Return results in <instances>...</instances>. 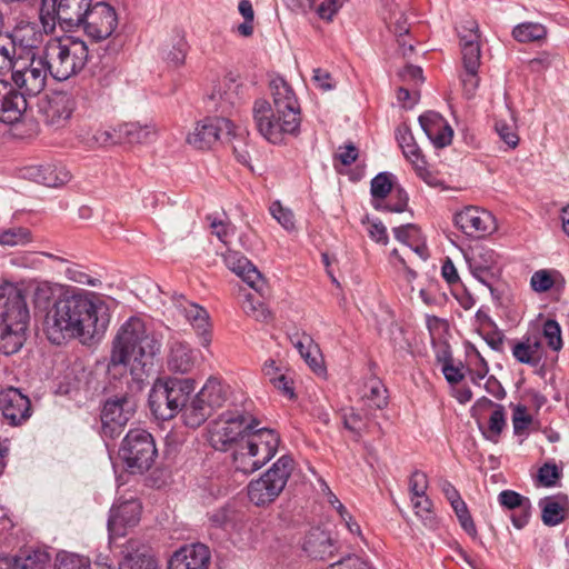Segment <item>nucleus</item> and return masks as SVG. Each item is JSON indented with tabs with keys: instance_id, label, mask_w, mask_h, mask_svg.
I'll return each mask as SVG.
<instances>
[{
	"instance_id": "59",
	"label": "nucleus",
	"mask_w": 569,
	"mask_h": 569,
	"mask_svg": "<svg viewBox=\"0 0 569 569\" xmlns=\"http://www.w3.org/2000/svg\"><path fill=\"white\" fill-rule=\"evenodd\" d=\"M479 76L478 69L465 70L461 74V83L463 88V92L467 98H471L475 96L476 90L479 87Z\"/></svg>"
},
{
	"instance_id": "52",
	"label": "nucleus",
	"mask_w": 569,
	"mask_h": 569,
	"mask_svg": "<svg viewBox=\"0 0 569 569\" xmlns=\"http://www.w3.org/2000/svg\"><path fill=\"white\" fill-rule=\"evenodd\" d=\"M543 337L552 350L559 351L562 348L561 329L556 320L549 319L545 322Z\"/></svg>"
},
{
	"instance_id": "60",
	"label": "nucleus",
	"mask_w": 569,
	"mask_h": 569,
	"mask_svg": "<svg viewBox=\"0 0 569 569\" xmlns=\"http://www.w3.org/2000/svg\"><path fill=\"white\" fill-rule=\"evenodd\" d=\"M66 276L69 280L80 284L97 287L100 283L99 279L92 278L90 274L86 273L77 267L68 268L66 270Z\"/></svg>"
},
{
	"instance_id": "53",
	"label": "nucleus",
	"mask_w": 569,
	"mask_h": 569,
	"mask_svg": "<svg viewBox=\"0 0 569 569\" xmlns=\"http://www.w3.org/2000/svg\"><path fill=\"white\" fill-rule=\"evenodd\" d=\"M412 164L417 176L422 179L429 186H437L439 183V179L437 176L429 169L427 161L425 160L422 154L413 157L409 159Z\"/></svg>"
},
{
	"instance_id": "46",
	"label": "nucleus",
	"mask_w": 569,
	"mask_h": 569,
	"mask_svg": "<svg viewBox=\"0 0 569 569\" xmlns=\"http://www.w3.org/2000/svg\"><path fill=\"white\" fill-rule=\"evenodd\" d=\"M242 309L249 317H252L257 321H268L271 318L270 310L263 302L257 299L252 295H247L242 302Z\"/></svg>"
},
{
	"instance_id": "41",
	"label": "nucleus",
	"mask_w": 569,
	"mask_h": 569,
	"mask_svg": "<svg viewBox=\"0 0 569 569\" xmlns=\"http://www.w3.org/2000/svg\"><path fill=\"white\" fill-rule=\"evenodd\" d=\"M362 399L370 408L383 409L388 405L387 389L379 379L371 378L365 386Z\"/></svg>"
},
{
	"instance_id": "62",
	"label": "nucleus",
	"mask_w": 569,
	"mask_h": 569,
	"mask_svg": "<svg viewBox=\"0 0 569 569\" xmlns=\"http://www.w3.org/2000/svg\"><path fill=\"white\" fill-rule=\"evenodd\" d=\"M210 220V228L220 241L228 242L229 237L233 233V227L223 220L217 218H208Z\"/></svg>"
},
{
	"instance_id": "45",
	"label": "nucleus",
	"mask_w": 569,
	"mask_h": 569,
	"mask_svg": "<svg viewBox=\"0 0 569 569\" xmlns=\"http://www.w3.org/2000/svg\"><path fill=\"white\" fill-rule=\"evenodd\" d=\"M119 569H158V563L152 556L136 551L123 557Z\"/></svg>"
},
{
	"instance_id": "8",
	"label": "nucleus",
	"mask_w": 569,
	"mask_h": 569,
	"mask_svg": "<svg viewBox=\"0 0 569 569\" xmlns=\"http://www.w3.org/2000/svg\"><path fill=\"white\" fill-rule=\"evenodd\" d=\"M93 0H41L40 20L46 31H53L57 23L63 29L80 28Z\"/></svg>"
},
{
	"instance_id": "23",
	"label": "nucleus",
	"mask_w": 569,
	"mask_h": 569,
	"mask_svg": "<svg viewBox=\"0 0 569 569\" xmlns=\"http://www.w3.org/2000/svg\"><path fill=\"white\" fill-rule=\"evenodd\" d=\"M23 177L37 183L56 188L67 183L71 179V173L62 164L46 163L27 167Z\"/></svg>"
},
{
	"instance_id": "25",
	"label": "nucleus",
	"mask_w": 569,
	"mask_h": 569,
	"mask_svg": "<svg viewBox=\"0 0 569 569\" xmlns=\"http://www.w3.org/2000/svg\"><path fill=\"white\" fill-rule=\"evenodd\" d=\"M227 267L257 291L262 289V279L258 269L241 253L228 251L223 256Z\"/></svg>"
},
{
	"instance_id": "29",
	"label": "nucleus",
	"mask_w": 569,
	"mask_h": 569,
	"mask_svg": "<svg viewBox=\"0 0 569 569\" xmlns=\"http://www.w3.org/2000/svg\"><path fill=\"white\" fill-rule=\"evenodd\" d=\"M302 549L309 557L322 560L333 555L335 545L329 532L313 528L306 535Z\"/></svg>"
},
{
	"instance_id": "40",
	"label": "nucleus",
	"mask_w": 569,
	"mask_h": 569,
	"mask_svg": "<svg viewBox=\"0 0 569 569\" xmlns=\"http://www.w3.org/2000/svg\"><path fill=\"white\" fill-rule=\"evenodd\" d=\"M391 174L388 172L378 173L372 180L370 186L371 203L377 210L383 208V201L389 193H393Z\"/></svg>"
},
{
	"instance_id": "57",
	"label": "nucleus",
	"mask_w": 569,
	"mask_h": 569,
	"mask_svg": "<svg viewBox=\"0 0 569 569\" xmlns=\"http://www.w3.org/2000/svg\"><path fill=\"white\" fill-rule=\"evenodd\" d=\"M409 489L411 497H421L428 489V477L425 472L416 470L409 479Z\"/></svg>"
},
{
	"instance_id": "44",
	"label": "nucleus",
	"mask_w": 569,
	"mask_h": 569,
	"mask_svg": "<svg viewBox=\"0 0 569 569\" xmlns=\"http://www.w3.org/2000/svg\"><path fill=\"white\" fill-rule=\"evenodd\" d=\"M463 70L479 69L481 59V49L476 36L471 34L465 42L460 43Z\"/></svg>"
},
{
	"instance_id": "50",
	"label": "nucleus",
	"mask_w": 569,
	"mask_h": 569,
	"mask_svg": "<svg viewBox=\"0 0 569 569\" xmlns=\"http://www.w3.org/2000/svg\"><path fill=\"white\" fill-rule=\"evenodd\" d=\"M460 526L463 528V530L470 535L471 537H475L477 535V528L472 520V517L468 510V507L466 502L461 499L455 505L451 506Z\"/></svg>"
},
{
	"instance_id": "56",
	"label": "nucleus",
	"mask_w": 569,
	"mask_h": 569,
	"mask_svg": "<svg viewBox=\"0 0 569 569\" xmlns=\"http://www.w3.org/2000/svg\"><path fill=\"white\" fill-rule=\"evenodd\" d=\"M555 59V53L541 51L535 58L530 59L527 64L531 72L541 73L552 66Z\"/></svg>"
},
{
	"instance_id": "36",
	"label": "nucleus",
	"mask_w": 569,
	"mask_h": 569,
	"mask_svg": "<svg viewBox=\"0 0 569 569\" xmlns=\"http://www.w3.org/2000/svg\"><path fill=\"white\" fill-rule=\"evenodd\" d=\"M168 383V392L176 413L180 412L194 391V382L191 379H164Z\"/></svg>"
},
{
	"instance_id": "11",
	"label": "nucleus",
	"mask_w": 569,
	"mask_h": 569,
	"mask_svg": "<svg viewBox=\"0 0 569 569\" xmlns=\"http://www.w3.org/2000/svg\"><path fill=\"white\" fill-rule=\"evenodd\" d=\"M119 26V14L113 6L96 1L91 6L80 28L94 42L110 39Z\"/></svg>"
},
{
	"instance_id": "4",
	"label": "nucleus",
	"mask_w": 569,
	"mask_h": 569,
	"mask_svg": "<svg viewBox=\"0 0 569 569\" xmlns=\"http://www.w3.org/2000/svg\"><path fill=\"white\" fill-rule=\"evenodd\" d=\"M273 104L259 99L252 108L260 134L272 143L282 141L284 133H296L300 127V107L292 88L283 78L270 81Z\"/></svg>"
},
{
	"instance_id": "61",
	"label": "nucleus",
	"mask_w": 569,
	"mask_h": 569,
	"mask_svg": "<svg viewBox=\"0 0 569 569\" xmlns=\"http://www.w3.org/2000/svg\"><path fill=\"white\" fill-rule=\"evenodd\" d=\"M302 358L316 373L325 372L323 361H322V357L320 353V349L316 343L313 346H311V348L306 351V353L302 356Z\"/></svg>"
},
{
	"instance_id": "2",
	"label": "nucleus",
	"mask_w": 569,
	"mask_h": 569,
	"mask_svg": "<svg viewBox=\"0 0 569 569\" xmlns=\"http://www.w3.org/2000/svg\"><path fill=\"white\" fill-rule=\"evenodd\" d=\"M104 310L106 303L96 292L68 288L46 316V335L54 345L72 339L88 343L106 332L109 319Z\"/></svg>"
},
{
	"instance_id": "32",
	"label": "nucleus",
	"mask_w": 569,
	"mask_h": 569,
	"mask_svg": "<svg viewBox=\"0 0 569 569\" xmlns=\"http://www.w3.org/2000/svg\"><path fill=\"white\" fill-rule=\"evenodd\" d=\"M49 561L48 552L31 550L17 557H0V569H43Z\"/></svg>"
},
{
	"instance_id": "19",
	"label": "nucleus",
	"mask_w": 569,
	"mask_h": 569,
	"mask_svg": "<svg viewBox=\"0 0 569 569\" xmlns=\"http://www.w3.org/2000/svg\"><path fill=\"white\" fill-rule=\"evenodd\" d=\"M0 411L11 426H19L31 416L30 400L19 389L7 388L0 392Z\"/></svg>"
},
{
	"instance_id": "28",
	"label": "nucleus",
	"mask_w": 569,
	"mask_h": 569,
	"mask_svg": "<svg viewBox=\"0 0 569 569\" xmlns=\"http://www.w3.org/2000/svg\"><path fill=\"white\" fill-rule=\"evenodd\" d=\"M511 352L518 362L536 367L543 356L541 339L537 335L525 336L512 343Z\"/></svg>"
},
{
	"instance_id": "39",
	"label": "nucleus",
	"mask_w": 569,
	"mask_h": 569,
	"mask_svg": "<svg viewBox=\"0 0 569 569\" xmlns=\"http://www.w3.org/2000/svg\"><path fill=\"white\" fill-rule=\"evenodd\" d=\"M512 38L520 43L542 41L548 36V29L539 22H522L513 27Z\"/></svg>"
},
{
	"instance_id": "27",
	"label": "nucleus",
	"mask_w": 569,
	"mask_h": 569,
	"mask_svg": "<svg viewBox=\"0 0 569 569\" xmlns=\"http://www.w3.org/2000/svg\"><path fill=\"white\" fill-rule=\"evenodd\" d=\"M196 363L194 350L184 341L172 340L169 342L167 365L170 371L188 373Z\"/></svg>"
},
{
	"instance_id": "34",
	"label": "nucleus",
	"mask_w": 569,
	"mask_h": 569,
	"mask_svg": "<svg viewBox=\"0 0 569 569\" xmlns=\"http://www.w3.org/2000/svg\"><path fill=\"white\" fill-rule=\"evenodd\" d=\"M229 395V387L216 378H210L197 393L203 403L212 412L223 406Z\"/></svg>"
},
{
	"instance_id": "58",
	"label": "nucleus",
	"mask_w": 569,
	"mask_h": 569,
	"mask_svg": "<svg viewBox=\"0 0 569 569\" xmlns=\"http://www.w3.org/2000/svg\"><path fill=\"white\" fill-rule=\"evenodd\" d=\"M560 478V471L555 463L547 462L538 471V479L545 487H552Z\"/></svg>"
},
{
	"instance_id": "13",
	"label": "nucleus",
	"mask_w": 569,
	"mask_h": 569,
	"mask_svg": "<svg viewBox=\"0 0 569 569\" xmlns=\"http://www.w3.org/2000/svg\"><path fill=\"white\" fill-rule=\"evenodd\" d=\"M463 257L471 274L493 292L492 281L500 273L497 252L486 246L477 244L465 250Z\"/></svg>"
},
{
	"instance_id": "16",
	"label": "nucleus",
	"mask_w": 569,
	"mask_h": 569,
	"mask_svg": "<svg viewBox=\"0 0 569 569\" xmlns=\"http://www.w3.org/2000/svg\"><path fill=\"white\" fill-rule=\"evenodd\" d=\"M38 41L33 27L27 24L17 28L6 41L0 39V74L12 72L17 67L16 44L33 48Z\"/></svg>"
},
{
	"instance_id": "43",
	"label": "nucleus",
	"mask_w": 569,
	"mask_h": 569,
	"mask_svg": "<svg viewBox=\"0 0 569 569\" xmlns=\"http://www.w3.org/2000/svg\"><path fill=\"white\" fill-rule=\"evenodd\" d=\"M511 123L506 120L499 119L495 123V130L500 140L507 146L508 149H516L519 144L520 138L517 132V114L509 108Z\"/></svg>"
},
{
	"instance_id": "3",
	"label": "nucleus",
	"mask_w": 569,
	"mask_h": 569,
	"mask_svg": "<svg viewBox=\"0 0 569 569\" xmlns=\"http://www.w3.org/2000/svg\"><path fill=\"white\" fill-rule=\"evenodd\" d=\"M161 346V338L141 318L131 317L112 341L109 367L123 366L140 378L153 367Z\"/></svg>"
},
{
	"instance_id": "21",
	"label": "nucleus",
	"mask_w": 569,
	"mask_h": 569,
	"mask_svg": "<svg viewBox=\"0 0 569 569\" xmlns=\"http://www.w3.org/2000/svg\"><path fill=\"white\" fill-rule=\"evenodd\" d=\"M209 561L210 552L204 545H188L173 553L169 569H207Z\"/></svg>"
},
{
	"instance_id": "35",
	"label": "nucleus",
	"mask_w": 569,
	"mask_h": 569,
	"mask_svg": "<svg viewBox=\"0 0 569 569\" xmlns=\"http://www.w3.org/2000/svg\"><path fill=\"white\" fill-rule=\"evenodd\" d=\"M382 17L389 30L393 32L397 38L408 36L410 28L402 6L396 2L386 4Z\"/></svg>"
},
{
	"instance_id": "48",
	"label": "nucleus",
	"mask_w": 569,
	"mask_h": 569,
	"mask_svg": "<svg viewBox=\"0 0 569 569\" xmlns=\"http://www.w3.org/2000/svg\"><path fill=\"white\" fill-rule=\"evenodd\" d=\"M506 426V412L503 406H496L489 418L488 430L485 432L487 439L497 442Z\"/></svg>"
},
{
	"instance_id": "42",
	"label": "nucleus",
	"mask_w": 569,
	"mask_h": 569,
	"mask_svg": "<svg viewBox=\"0 0 569 569\" xmlns=\"http://www.w3.org/2000/svg\"><path fill=\"white\" fill-rule=\"evenodd\" d=\"M188 44L183 37H176L171 43L162 49V59L171 68H179L184 63Z\"/></svg>"
},
{
	"instance_id": "55",
	"label": "nucleus",
	"mask_w": 569,
	"mask_h": 569,
	"mask_svg": "<svg viewBox=\"0 0 569 569\" xmlns=\"http://www.w3.org/2000/svg\"><path fill=\"white\" fill-rule=\"evenodd\" d=\"M362 222L367 226V232L371 240L383 246L388 243L387 228L380 220L367 218Z\"/></svg>"
},
{
	"instance_id": "47",
	"label": "nucleus",
	"mask_w": 569,
	"mask_h": 569,
	"mask_svg": "<svg viewBox=\"0 0 569 569\" xmlns=\"http://www.w3.org/2000/svg\"><path fill=\"white\" fill-rule=\"evenodd\" d=\"M56 569H90V560L81 555L60 552L57 556Z\"/></svg>"
},
{
	"instance_id": "9",
	"label": "nucleus",
	"mask_w": 569,
	"mask_h": 569,
	"mask_svg": "<svg viewBox=\"0 0 569 569\" xmlns=\"http://www.w3.org/2000/svg\"><path fill=\"white\" fill-rule=\"evenodd\" d=\"M119 456L132 473L149 470L157 457L152 436L143 429H131L121 442Z\"/></svg>"
},
{
	"instance_id": "54",
	"label": "nucleus",
	"mask_w": 569,
	"mask_h": 569,
	"mask_svg": "<svg viewBox=\"0 0 569 569\" xmlns=\"http://www.w3.org/2000/svg\"><path fill=\"white\" fill-rule=\"evenodd\" d=\"M271 216L288 231L295 229V216L288 208L282 207L279 201L273 202L270 206Z\"/></svg>"
},
{
	"instance_id": "49",
	"label": "nucleus",
	"mask_w": 569,
	"mask_h": 569,
	"mask_svg": "<svg viewBox=\"0 0 569 569\" xmlns=\"http://www.w3.org/2000/svg\"><path fill=\"white\" fill-rule=\"evenodd\" d=\"M30 241V231L26 228L16 227L0 232V244L2 246H20Z\"/></svg>"
},
{
	"instance_id": "38",
	"label": "nucleus",
	"mask_w": 569,
	"mask_h": 569,
	"mask_svg": "<svg viewBox=\"0 0 569 569\" xmlns=\"http://www.w3.org/2000/svg\"><path fill=\"white\" fill-rule=\"evenodd\" d=\"M530 287L538 293L549 291L552 288L562 289L565 287V278L556 269H540L532 273Z\"/></svg>"
},
{
	"instance_id": "64",
	"label": "nucleus",
	"mask_w": 569,
	"mask_h": 569,
	"mask_svg": "<svg viewBox=\"0 0 569 569\" xmlns=\"http://www.w3.org/2000/svg\"><path fill=\"white\" fill-rule=\"evenodd\" d=\"M327 569H370L366 562L356 556H348L331 563Z\"/></svg>"
},
{
	"instance_id": "12",
	"label": "nucleus",
	"mask_w": 569,
	"mask_h": 569,
	"mask_svg": "<svg viewBox=\"0 0 569 569\" xmlns=\"http://www.w3.org/2000/svg\"><path fill=\"white\" fill-rule=\"evenodd\" d=\"M136 411L133 397L124 393L109 398L102 408L101 422L104 437L113 439L122 432Z\"/></svg>"
},
{
	"instance_id": "37",
	"label": "nucleus",
	"mask_w": 569,
	"mask_h": 569,
	"mask_svg": "<svg viewBox=\"0 0 569 569\" xmlns=\"http://www.w3.org/2000/svg\"><path fill=\"white\" fill-rule=\"evenodd\" d=\"M183 423L189 428H198L212 415L203 401L196 395L180 410Z\"/></svg>"
},
{
	"instance_id": "14",
	"label": "nucleus",
	"mask_w": 569,
	"mask_h": 569,
	"mask_svg": "<svg viewBox=\"0 0 569 569\" xmlns=\"http://www.w3.org/2000/svg\"><path fill=\"white\" fill-rule=\"evenodd\" d=\"M234 134V126L227 118H207L187 136V142L196 149H208L222 137Z\"/></svg>"
},
{
	"instance_id": "1",
	"label": "nucleus",
	"mask_w": 569,
	"mask_h": 569,
	"mask_svg": "<svg viewBox=\"0 0 569 569\" xmlns=\"http://www.w3.org/2000/svg\"><path fill=\"white\" fill-rule=\"evenodd\" d=\"M243 411H227L210 423L208 440L212 448L227 451L231 447L236 469L252 473L277 452L280 438L270 428Z\"/></svg>"
},
{
	"instance_id": "63",
	"label": "nucleus",
	"mask_w": 569,
	"mask_h": 569,
	"mask_svg": "<svg viewBox=\"0 0 569 569\" xmlns=\"http://www.w3.org/2000/svg\"><path fill=\"white\" fill-rule=\"evenodd\" d=\"M392 197L396 198V202L387 203L383 201V208L381 210L390 212H403L408 206L407 192L402 188H396L393 190Z\"/></svg>"
},
{
	"instance_id": "26",
	"label": "nucleus",
	"mask_w": 569,
	"mask_h": 569,
	"mask_svg": "<svg viewBox=\"0 0 569 569\" xmlns=\"http://www.w3.org/2000/svg\"><path fill=\"white\" fill-rule=\"evenodd\" d=\"M114 132L120 142L128 144H147L152 142L158 133L156 126L151 122H126L119 124Z\"/></svg>"
},
{
	"instance_id": "17",
	"label": "nucleus",
	"mask_w": 569,
	"mask_h": 569,
	"mask_svg": "<svg viewBox=\"0 0 569 569\" xmlns=\"http://www.w3.org/2000/svg\"><path fill=\"white\" fill-rule=\"evenodd\" d=\"M140 515L141 505L134 498L113 503L108 519V530L110 536H124L128 529L138 525Z\"/></svg>"
},
{
	"instance_id": "7",
	"label": "nucleus",
	"mask_w": 569,
	"mask_h": 569,
	"mask_svg": "<svg viewBox=\"0 0 569 569\" xmlns=\"http://www.w3.org/2000/svg\"><path fill=\"white\" fill-rule=\"evenodd\" d=\"M293 470L290 456L280 457L260 478L248 485V497L256 506H266L274 501L284 489Z\"/></svg>"
},
{
	"instance_id": "6",
	"label": "nucleus",
	"mask_w": 569,
	"mask_h": 569,
	"mask_svg": "<svg viewBox=\"0 0 569 569\" xmlns=\"http://www.w3.org/2000/svg\"><path fill=\"white\" fill-rule=\"evenodd\" d=\"M29 310L22 292L11 289L0 323V351L4 355L18 352L26 340Z\"/></svg>"
},
{
	"instance_id": "33",
	"label": "nucleus",
	"mask_w": 569,
	"mask_h": 569,
	"mask_svg": "<svg viewBox=\"0 0 569 569\" xmlns=\"http://www.w3.org/2000/svg\"><path fill=\"white\" fill-rule=\"evenodd\" d=\"M174 309L194 329L206 331L209 325V315L201 306L187 300L183 296L173 298Z\"/></svg>"
},
{
	"instance_id": "24",
	"label": "nucleus",
	"mask_w": 569,
	"mask_h": 569,
	"mask_svg": "<svg viewBox=\"0 0 569 569\" xmlns=\"http://www.w3.org/2000/svg\"><path fill=\"white\" fill-rule=\"evenodd\" d=\"M498 502L502 508L515 511L511 521L517 529H522L528 523L531 510L529 498L507 489L498 495Z\"/></svg>"
},
{
	"instance_id": "51",
	"label": "nucleus",
	"mask_w": 569,
	"mask_h": 569,
	"mask_svg": "<svg viewBox=\"0 0 569 569\" xmlns=\"http://www.w3.org/2000/svg\"><path fill=\"white\" fill-rule=\"evenodd\" d=\"M395 238L406 244L413 246V242L419 240L421 232L418 226L412 223L402 224L392 229Z\"/></svg>"
},
{
	"instance_id": "31",
	"label": "nucleus",
	"mask_w": 569,
	"mask_h": 569,
	"mask_svg": "<svg viewBox=\"0 0 569 569\" xmlns=\"http://www.w3.org/2000/svg\"><path fill=\"white\" fill-rule=\"evenodd\" d=\"M541 519L546 526L561 523L569 515V501L563 495L550 496L539 501Z\"/></svg>"
},
{
	"instance_id": "20",
	"label": "nucleus",
	"mask_w": 569,
	"mask_h": 569,
	"mask_svg": "<svg viewBox=\"0 0 569 569\" xmlns=\"http://www.w3.org/2000/svg\"><path fill=\"white\" fill-rule=\"evenodd\" d=\"M26 109L24 94L13 89L9 82L0 80V122L17 123Z\"/></svg>"
},
{
	"instance_id": "30",
	"label": "nucleus",
	"mask_w": 569,
	"mask_h": 569,
	"mask_svg": "<svg viewBox=\"0 0 569 569\" xmlns=\"http://www.w3.org/2000/svg\"><path fill=\"white\" fill-rule=\"evenodd\" d=\"M149 407L156 418L168 420L177 413L173 409L164 379H157L149 392Z\"/></svg>"
},
{
	"instance_id": "10",
	"label": "nucleus",
	"mask_w": 569,
	"mask_h": 569,
	"mask_svg": "<svg viewBox=\"0 0 569 569\" xmlns=\"http://www.w3.org/2000/svg\"><path fill=\"white\" fill-rule=\"evenodd\" d=\"M48 72L51 73V67L47 57H18L12 80L24 93L37 96L46 87Z\"/></svg>"
},
{
	"instance_id": "22",
	"label": "nucleus",
	"mask_w": 569,
	"mask_h": 569,
	"mask_svg": "<svg viewBox=\"0 0 569 569\" xmlns=\"http://www.w3.org/2000/svg\"><path fill=\"white\" fill-rule=\"evenodd\" d=\"M419 123L436 148H445L452 141L453 130L437 112H426L419 117Z\"/></svg>"
},
{
	"instance_id": "15",
	"label": "nucleus",
	"mask_w": 569,
	"mask_h": 569,
	"mask_svg": "<svg viewBox=\"0 0 569 569\" xmlns=\"http://www.w3.org/2000/svg\"><path fill=\"white\" fill-rule=\"evenodd\" d=\"M455 224L466 236L475 239L491 234L497 229L495 217L487 210L469 206L455 214Z\"/></svg>"
},
{
	"instance_id": "18",
	"label": "nucleus",
	"mask_w": 569,
	"mask_h": 569,
	"mask_svg": "<svg viewBox=\"0 0 569 569\" xmlns=\"http://www.w3.org/2000/svg\"><path fill=\"white\" fill-rule=\"evenodd\" d=\"M76 109L73 97L67 92H53L42 107L44 122L54 130L64 128Z\"/></svg>"
},
{
	"instance_id": "5",
	"label": "nucleus",
	"mask_w": 569,
	"mask_h": 569,
	"mask_svg": "<svg viewBox=\"0 0 569 569\" xmlns=\"http://www.w3.org/2000/svg\"><path fill=\"white\" fill-rule=\"evenodd\" d=\"M46 56L50 62L51 76L63 81L79 73L89 60V48L79 37H63L48 42Z\"/></svg>"
}]
</instances>
